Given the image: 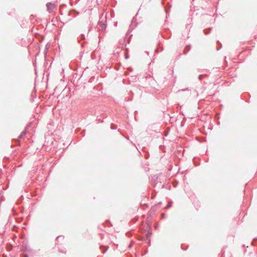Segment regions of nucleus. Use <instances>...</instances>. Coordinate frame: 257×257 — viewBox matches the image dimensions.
Returning <instances> with one entry per match:
<instances>
[{
    "label": "nucleus",
    "instance_id": "f257e3e1",
    "mask_svg": "<svg viewBox=\"0 0 257 257\" xmlns=\"http://www.w3.org/2000/svg\"><path fill=\"white\" fill-rule=\"evenodd\" d=\"M48 9L49 10L50 9H53L54 7V6L52 4H48L47 5Z\"/></svg>",
    "mask_w": 257,
    "mask_h": 257
},
{
    "label": "nucleus",
    "instance_id": "f03ea898",
    "mask_svg": "<svg viewBox=\"0 0 257 257\" xmlns=\"http://www.w3.org/2000/svg\"><path fill=\"white\" fill-rule=\"evenodd\" d=\"M25 135V132H23L21 135V137H22L23 136H24Z\"/></svg>",
    "mask_w": 257,
    "mask_h": 257
},
{
    "label": "nucleus",
    "instance_id": "7ed1b4c3",
    "mask_svg": "<svg viewBox=\"0 0 257 257\" xmlns=\"http://www.w3.org/2000/svg\"><path fill=\"white\" fill-rule=\"evenodd\" d=\"M63 238L64 237H63V236H58V237L57 238V239H58L59 238Z\"/></svg>",
    "mask_w": 257,
    "mask_h": 257
}]
</instances>
